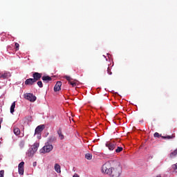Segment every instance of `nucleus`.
I'll return each instance as SVG.
<instances>
[{
    "instance_id": "f257e3e1",
    "label": "nucleus",
    "mask_w": 177,
    "mask_h": 177,
    "mask_svg": "<svg viewBox=\"0 0 177 177\" xmlns=\"http://www.w3.org/2000/svg\"><path fill=\"white\" fill-rule=\"evenodd\" d=\"M101 171L109 177H120L122 174V168L117 161L106 162L101 167Z\"/></svg>"
},
{
    "instance_id": "f03ea898",
    "label": "nucleus",
    "mask_w": 177,
    "mask_h": 177,
    "mask_svg": "<svg viewBox=\"0 0 177 177\" xmlns=\"http://www.w3.org/2000/svg\"><path fill=\"white\" fill-rule=\"evenodd\" d=\"M52 150H53V145L47 142L45 146L39 150V151L40 153L45 154V153H50Z\"/></svg>"
},
{
    "instance_id": "7ed1b4c3",
    "label": "nucleus",
    "mask_w": 177,
    "mask_h": 177,
    "mask_svg": "<svg viewBox=\"0 0 177 177\" xmlns=\"http://www.w3.org/2000/svg\"><path fill=\"white\" fill-rule=\"evenodd\" d=\"M105 146L111 151L117 147V142H115V141H109L106 143Z\"/></svg>"
},
{
    "instance_id": "20e7f679",
    "label": "nucleus",
    "mask_w": 177,
    "mask_h": 177,
    "mask_svg": "<svg viewBox=\"0 0 177 177\" xmlns=\"http://www.w3.org/2000/svg\"><path fill=\"white\" fill-rule=\"evenodd\" d=\"M24 98L29 102H35L37 100V97L32 93H26L24 94Z\"/></svg>"
},
{
    "instance_id": "39448f33",
    "label": "nucleus",
    "mask_w": 177,
    "mask_h": 177,
    "mask_svg": "<svg viewBox=\"0 0 177 177\" xmlns=\"http://www.w3.org/2000/svg\"><path fill=\"white\" fill-rule=\"evenodd\" d=\"M45 129V125L41 124L37 127L35 131V135H41V132Z\"/></svg>"
},
{
    "instance_id": "423d86ee",
    "label": "nucleus",
    "mask_w": 177,
    "mask_h": 177,
    "mask_svg": "<svg viewBox=\"0 0 177 177\" xmlns=\"http://www.w3.org/2000/svg\"><path fill=\"white\" fill-rule=\"evenodd\" d=\"M32 77H33L34 81L37 82V81H39V80H41V78H42V73H39L38 72H35L32 74Z\"/></svg>"
},
{
    "instance_id": "0eeeda50",
    "label": "nucleus",
    "mask_w": 177,
    "mask_h": 177,
    "mask_svg": "<svg viewBox=\"0 0 177 177\" xmlns=\"http://www.w3.org/2000/svg\"><path fill=\"white\" fill-rule=\"evenodd\" d=\"M12 77V74L10 72L5 71L3 74L1 75L0 78L1 80H8Z\"/></svg>"
},
{
    "instance_id": "6e6552de",
    "label": "nucleus",
    "mask_w": 177,
    "mask_h": 177,
    "mask_svg": "<svg viewBox=\"0 0 177 177\" xmlns=\"http://www.w3.org/2000/svg\"><path fill=\"white\" fill-rule=\"evenodd\" d=\"M64 78H66V80L68 81V84H70V85H71L73 88L77 85V82L71 81L73 80L71 77L65 75L64 76Z\"/></svg>"
},
{
    "instance_id": "1a4fd4ad",
    "label": "nucleus",
    "mask_w": 177,
    "mask_h": 177,
    "mask_svg": "<svg viewBox=\"0 0 177 177\" xmlns=\"http://www.w3.org/2000/svg\"><path fill=\"white\" fill-rule=\"evenodd\" d=\"M62 89V82H57L54 86V91L59 92Z\"/></svg>"
},
{
    "instance_id": "9d476101",
    "label": "nucleus",
    "mask_w": 177,
    "mask_h": 177,
    "mask_svg": "<svg viewBox=\"0 0 177 177\" xmlns=\"http://www.w3.org/2000/svg\"><path fill=\"white\" fill-rule=\"evenodd\" d=\"M35 82H36L33 80V78H29L25 81V85H34Z\"/></svg>"
},
{
    "instance_id": "9b49d317",
    "label": "nucleus",
    "mask_w": 177,
    "mask_h": 177,
    "mask_svg": "<svg viewBox=\"0 0 177 177\" xmlns=\"http://www.w3.org/2000/svg\"><path fill=\"white\" fill-rule=\"evenodd\" d=\"M42 81L44 82H49V81H52V77H50L49 75L43 76L41 77Z\"/></svg>"
},
{
    "instance_id": "f8f14e48",
    "label": "nucleus",
    "mask_w": 177,
    "mask_h": 177,
    "mask_svg": "<svg viewBox=\"0 0 177 177\" xmlns=\"http://www.w3.org/2000/svg\"><path fill=\"white\" fill-rule=\"evenodd\" d=\"M55 170L57 172V174H61L62 173V167L59 165L58 163H56L55 165Z\"/></svg>"
},
{
    "instance_id": "ddd939ff",
    "label": "nucleus",
    "mask_w": 177,
    "mask_h": 177,
    "mask_svg": "<svg viewBox=\"0 0 177 177\" xmlns=\"http://www.w3.org/2000/svg\"><path fill=\"white\" fill-rule=\"evenodd\" d=\"M57 134L59 136V138H60L61 140H63L64 139V135L62 133V128L59 127L58 131H57Z\"/></svg>"
},
{
    "instance_id": "4468645a",
    "label": "nucleus",
    "mask_w": 177,
    "mask_h": 177,
    "mask_svg": "<svg viewBox=\"0 0 177 177\" xmlns=\"http://www.w3.org/2000/svg\"><path fill=\"white\" fill-rule=\"evenodd\" d=\"M39 147V143L36 142L33 145L31 146L30 149H33L35 152H37V150H38V148Z\"/></svg>"
},
{
    "instance_id": "2eb2a0df",
    "label": "nucleus",
    "mask_w": 177,
    "mask_h": 177,
    "mask_svg": "<svg viewBox=\"0 0 177 177\" xmlns=\"http://www.w3.org/2000/svg\"><path fill=\"white\" fill-rule=\"evenodd\" d=\"M35 151L33 150L32 148H30L28 151V157H32L34 156V154H35Z\"/></svg>"
},
{
    "instance_id": "dca6fc26",
    "label": "nucleus",
    "mask_w": 177,
    "mask_h": 177,
    "mask_svg": "<svg viewBox=\"0 0 177 177\" xmlns=\"http://www.w3.org/2000/svg\"><path fill=\"white\" fill-rule=\"evenodd\" d=\"M176 156H177V149L176 150H174V151H172L171 153H170V154H169L170 158H175V157H176Z\"/></svg>"
},
{
    "instance_id": "f3484780",
    "label": "nucleus",
    "mask_w": 177,
    "mask_h": 177,
    "mask_svg": "<svg viewBox=\"0 0 177 177\" xmlns=\"http://www.w3.org/2000/svg\"><path fill=\"white\" fill-rule=\"evenodd\" d=\"M16 107V102H14L10 106V113L13 114L15 113V109Z\"/></svg>"
},
{
    "instance_id": "a211bd4d",
    "label": "nucleus",
    "mask_w": 177,
    "mask_h": 177,
    "mask_svg": "<svg viewBox=\"0 0 177 177\" xmlns=\"http://www.w3.org/2000/svg\"><path fill=\"white\" fill-rule=\"evenodd\" d=\"M14 133L17 136L20 135V129H19L17 127H14Z\"/></svg>"
},
{
    "instance_id": "6ab92c4d",
    "label": "nucleus",
    "mask_w": 177,
    "mask_h": 177,
    "mask_svg": "<svg viewBox=\"0 0 177 177\" xmlns=\"http://www.w3.org/2000/svg\"><path fill=\"white\" fill-rule=\"evenodd\" d=\"M162 139H174L175 138V134H172L171 136H162Z\"/></svg>"
},
{
    "instance_id": "aec40b11",
    "label": "nucleus",
    "mask_w": 177,
    "mask_h": 177,
    "mask_svg": "<svg viewBox=\"0 0 177 177\" xmlns=\"http://www.w3.org/2000/svg\"><path fill=\"white\" fill-rule=\"evenodd\" d=\"M48 142L50 143H53V142H56V137H55V136L50 137L48 139Z\"/></svg>"
},
{
    "instance_id": "412c9836",
    "label": "nucleus",
    "mask_w": 177,
    "mask_h": 177,
    "mask_svg": "<svg viewBox=\"0 0 177 177\" xmlns=\"http://www.w3.org/2000/svg\"><path fill=\"white\" fill-rule=\"evenodd\" d=\"M124 150V148L122 147H117V149L115 150V153H121Z\"/></svg>"
},
{
    "instance_id": "4be33fe9",
    "label": "nucleus",
    "mask_w": 177,
    "mask_h": 177,
    "mask_svg": "<svg viewBox=\"0 0 177 177\" xmlns=\"http://www.w3.org/2000/svg\"><path fill=\"white\" fill-rule=\"evenodd\" d=\"M24 145H26V142L24 140L20 141L19 145L20 149H23L24 147Z\"/></svg>"
},
{
    "instance_id": "5701e85b",
    "label": "nucleus",
    "mask_w": 177,
    "mask_h": 177,
    "mask_svg": "<svg viewBox=\"0 0 177 177\" xmlns=\"http://www.w3.org/2000/svg\"><path fill=\"white\" fill-rule=\"evenodd\" d=\"M19 175H24V168L18 167Z\"/></svg>"
},
{
    "instance_id": "b1692460",
    "label": "nucleus",
    "mask_w": 177,
    "mask_h": 177,
    "mask_svg": "<svg viewBox=\"0 0 177 177\" xmlns=\"http://www.w3.org/2000/svg\"><path fill=\"white\" fill-rule=\"evenodd\" d=\"M85 158H86V160H91L92 158V154H91V153H86Z\"/></svg>"
},
{
    "instance_id": "393cba45",
    "label": "nucleus",
    "mask_w": 177,
    "mask_h": 177,
    "mask_svg": "<svg viewBox=\"0 0 177 177\" xmlns=\"http://www.w3.org/2000/svg\"><path fill=\"white\" fill-rule=\"evenodd\" d=\"M37 85L39 88H44V84H42V81H38Z\"/></svg>"
},
{
    "instance_id": "a878e982",
    "label": "nucleus",
    "mask_w": 177,
    "mask_h": 177,
    "mask_svg": "<svg viewBox=\"0 0 177 177\" xmlns=\"http://www.w3.org/2000/svg\"><path fill=\"white\" fill-rule=\"evenodd\" d=\"M18 168H24V162H21L19 164Z\"/></svg>"
},
{
    "instance_id": "bb28decb",
    "label": "nucleus",
    "mask_w": 177,
    "mask_h": 177,
    "mask_svg": "<svg viewBox=\"0 0 177 177\" xmlns=\"http://www.w3.org/2000/svg\"><path fill=\"white\" fill-rule=\"evenodd\" d=\"M154 138H161V135L157 132L153 134Z\"/></svg>"
},
{
    "instance_id": "cd10ccee",
    "label": "nucleus",
    "mask_w": 177,
    "mask_h": 177,
    "mask_svg": "<svg viewBox=\"0 0 177 177\" xmlns=\"http://www.w3.org/2000/svg\"><path fill=\"white\" fill-rule=\"evenodd\" d=\"M19 46H20V44H19V43H15L16 50H19Z\"/></svg>"
},
{
    "instance_id": "c85d7f7f",
    "label": "nucleus",
    "mask_w": 177,
    "mask_h": 177,
    "mask_svg": "<svg viewBox=\"0 0 177 177\" xmlns=\"http://www.w3.org/2000/svg\"><path fill=\"white\" fill-rule=\"evenodd\" d=\"M107 73L109 75H111V74H113V73H111V70L109 67L107 68Z\"/></svg>"
},
{
    "instance_id": "c756f323",
    "label": "nucleus",
    "mask_w": 177,
    "mask_h": 177,
    "mask_svg": "<svg viewBox=\"0 0 177 177\" xmlns=\"http://www.w3.org/2000/svg\"><path fill=\"white\" fill-rule=\"evenodd\" d=\"M172 168H173V169H174V171L176 170L177 169V163L172 165Z\"/></svg>"
},
{
    "instance_id": "7c9ffc66",
    "label": "nucleus",
    "mask_w": 177,
    "mask_h": 177,
    "mask_svg": "<svg viewBox=\"0 0 177 177\" xmlns=\"http://www.w3.org/2000/svg\"><path fill=\"white\" fill-rule=\"evenodd\" d=\"M5 171L3 170L0 171V177H3Z\"/></svg>"
},
{
    "instance_id": "2f4dec72",
    "label": "nucleus",
    "mask_w": 177,
    "mask_h": 177,
    "mask_svg": "<svg viewBox=\"0 0 177 177\" xmlns=\"http://www.w3.org/2000/svg\"><path fill=\"white\" fill-rule=\"evenodd\" d=\"M73 177H80V175L77 174H75Z\"/></svg>"
},
{
    "instance_id": "473e14b6",
    "label": "nucleus",
    "mask_w": 177,
    "mask_h": 177,
    "mask_svg": "<svg viewBox=\"0 0 177 177\" xmlns=\"http://www.w3.org/2000/svg\"><path fill=\"white\" fill-rule=\"evenodd\" d=\"M33 167H37V162H33Z\"/></svg>"
},
{
    "instance_id": "72a5a7b5",
    "label": "nucleus",
    "mask_w": 177,
    "mask_h": 177,
    "mask_svg": "<svg viewBox=\"0 0 177 177\" xmlns=\"http://www.w3.org/2000/svg\"><path fill=\"white\" fill-rule=\"evenodd\" d=\"M156 177H161V175H158V176H157Z\"/></svg>"
}]
</instances>
